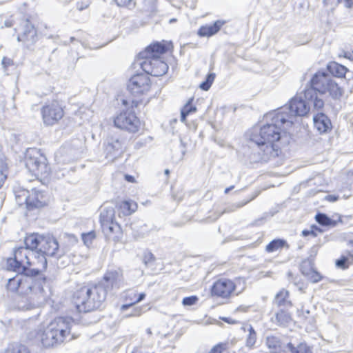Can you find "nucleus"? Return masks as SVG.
Segmentation results:
<instances>
[{
    "instance_id": "37",
    "label": "nucleus",
    "mask_w": 353,
    "mask_h": 353,
    "mask_svg": "<svg viewBox=\"0 0 353 353\" xmlns=\"http://www.w3.org/2000/svg\"><path fill=\"white\" fill-rule=\"evenodd\" d=\"M215 77L216 75L214 73L208 74L205 80L200 84L199 88L204 91H208L210 88Z\"/></svg>"
},
{
    "instance_id": "44",
    "label": "nucleus",
    "mask_w": 353,
    "mask_h": 353,
    "mask_svg": "<svg viewBox=\"0 0 353 353\" xmlns=\"http://www.w3.org/2000/svg\"><path fill=\"white\" fill-rule=\"evenodd\" d=\"M154 255L151 252H149V253L145 254V256L143 257V263L146 265H148L150 262L154 261Z\"/></svg>"
},
{
    "instance_id": "59",
    "label": "nucleus",
    "mask_w": 353,
    "mask_h": 353,
    "mask_svg": "<svg viewBox=\"0 0 353 353\" xmlns=\"http://www.w3.org/2000/svg\"><path fill=\"white\" fill-rule=\"evenodd\" d=\"M169 173H170L169 170H168V169L165 170V174L166 175H168V174H169Z\"/></svg>"
},
{
    "instance_id": "18",
    "label": "nucleus",
    "mask_w": 353,
    "mask_h": 353,
    "mask_svg": "<svg viewBox=\"0 0 353 353\" xmlns=\"http://www.w3.org/2000/svg\"><path fill=\"white\" fill-rule=\"evenodd\" d=\"M241 330L244 332H248L245 339V345L250 350L256 347L257 341V333L253 326L249 323H243Z\"/></svg>"
},
{
    "instance_id": "29",
    "label": "nucleus",
    "mask_w": 353,
    "mask_h": 353,
    "mask_svg": "<svg viewBox=\"0 0 353 353\" xmlns=\"http://www.w3.org/2000/svg\"><path fill=\"white\" fill-rule=\"evenodd\" d=\"M103 232L106 236H110L113 233H120L121 226L117 222H110L101 225Z\"/></svg>"
},
{
    "instance_id": "20",
    "label": "nucleus",
    "mask_w": 353,
    "mask_h": 353,
    "mask_svg": "<svg viewBox=\"0 0 353 353\" xmlns=\"http://www.w3.org/2000/svg\"><path fill=\"white\" fill-rule=\"evenodd\" d=\"M314 126L320 133L327 132L332 128L330 119L323 113L320 112L314 116Z\"/></svg>"
},
{
    "instance_id": "32",
    "label": "nucleus",
    "mask_w": 353,
    "mask_h": 353,
    "mask_svg": "<svg viewBox=\"0 0 353 353\" xmlns=\"http://www.w3.org/2000/svg\"><path fill=\"white\" fill-rule=\"evenodd\" d=\"M275 319L276 323L282 326H286L292 321L290 314L282 310L276 313Z\"/></svg>"
},
{
    "instance_id": "42",
    "label": "nucleus",
    "mask_w": 353,
    "mask_h": 353,
    "mask_svg": "<svg viewBox=\"0 0 353 353\" xmlns=\"http://www.w3.org/2000/svg\"><path fill=\"white\" fill-rule=\"evenodd\" d=\"M13 61L10 59V58H8L7 57H4L3 59H2V61H1V64L4 68V70H7V68L13 65Z\"/></svg>"
},
{
    "instance_id": "46",
    "label": "nucleus",
    "mask_w": 353,
    "mask_h": 353,
    "mask_svg": "<svg viewBox=\"0 0 353 353\" xmlns=\"http://www.w3.org/2000/svg\"><path fill=\"white\" fill-rule=\"evenodd\" d=\"M302 235L303 236H307L308 235H312L314 237L317 236V233L314 230H312V226L310 230H304L302 231Z\"/></svg>"
},
{
    "instance_id": "24",
    "label": "nucleus",
    "mask_w": 353,
    "mask_h": 353,
    "mask_svg": "<svg viewBox=\"0 0 353 353\" xmlns=\"http://www.w3.org/2000/svg\"><path fill=\"white\" fill-rule=\"evenodd\" d=\"M353 263V254L350 252H346L345 254L336 260L335 265L336 268L340 269H347L350 264Z\"/></svg>"
},
{
    "instance_id": "41",
    "label": "nucleus",
    "mask_w": 353,
    "mask_h": 353,
    "mask_svg": "<svg viewBox=\"0 0 353 353\" xmlns=\"http://www.w3.org/2000/svg\"><path fill=\"white\" fill-rule=\"evenodd\" d=\"M309 278L312 281V282L313 283H317L319 282V281H321V276L320 275L319 273H318L317 272L314 271V270H312L310 273H309Z\"/></svg>"
},
{
    "instance_id": "64",
    "label": "nucleus",
    "mask_w": 353,
    "mask_h": 353,
    "mask_svg": "<svg viewBox=\"0 0 353 353\" xmlns=\"http://www.w3.org/2000/svg\"><path fill=\"white\" fill-rule=\"evenodd\" d=\"M306 313H307V314H309V313H310V311H309V310H307V311H306Z\"/></svg>"
},
{
    "instance_id": "56",
    "label": "nucleus",
    "mask_w": 353,
    "mask_h": 353,
    "mask_svg": "<svg viewBox=\"0 0 353 353\" xmlns=\"http://www.w3.org/2000/svg\"><path fill=\"white\" fill-rule=\"evenodd\" d=\"M234 185H231V186H230V187H228V188H225V190L224 192H225V194H228L230 190H232V189H234Z\"/></svg>"
},
{
    "instance_id": "15",
    "label": "nucleus",
    "mask_w": 353,
    "mask_h": 353,
    "mask_svg": "<svg viewBox=\"0 0 353 353\" xmlns=\"http://www.w3.org/2000/svg\"><path fill=\"white\" fill-rule=\"evenodd\" d=\"M236 285L230 279H221L214 283L212 287V294L213 296L228 298L234 291Z\"/></svg>"
},
{
    "instance_id": "2",
    "label": "nucleus",
    "mask_w": 353,
    "mask_h": 353,
    "mask_svg": "<svg viewBox=\"0 0 353 353\" xmlns=\"http://www.w3.org/2000/svg\"><path fill=\"white\" fill-rule=\"evenodd\" d=\"M17 274L8 279L7 289L11 292L27 296L29 303L19 302L17 307L21 310H29L46 301L47 294L44 289L46 279L41 273L39 267L26 272H16Z\"/></svg>"
},
{
    "instance_id": "17",
    "label": "nucleus",
    "mask_w": 353,
    "mask_h": 353,
    "mask_svg": "<svg viewBox=\"0 0 353 353\" xmlns=\"http://www.w3.org/2000/svg\"><path fill=\"white\" fill-rule=\"evenodd\" d=\"M225 24L224 21L217 20L212 24H208L200 27L197 34L201 37H210L216 34Z\"/></svg>"
},
{
    "instance_id": "47",
    "label": "nucleus",
    "mask_w": 353,
    "mask_h": 353,
    "mask_svg": "<svg viewBox=\"0 0 353 353\" xmlns=\"http://www.w3.org/2000/svg\"><path fill=\"white\" fill-rule=\"evenodd\" d=\"M132 0H115L119 6H129L132 4Z\"/></svg>"
},
{
    "instance_id": "34",
    "label": "nucleus",
    "mask_w": 353,
    "mask_h": 353,
    "mask_svg": "<svg viewBox=\"0 0 353 353\" xmlns=\"http://www.w3.org/2000/svg\"><path fill=\"white\" fill-rule=\"evenodd\" d=\"M255 196H253L249 199L242 201L241 202L232 203V204L228 205L227 208H225L223 210V211L219 214V216L223 213H230V212L236 211L237 209L243 207L244 205L248 204L249 202L252 201L255 198Z\"/></svg>"
},
{
    "instance_id": "60",
    "label": "nucleus",
    "mask_w": 353,
    "mask_h": 353,
    "mask_svg": "<svg viewBox=\"0 0 353 353\" xmlns=\"http://www.w3.org/2000/svg\"><path fill=\"white\" fill-rule=\"evenodd\" d=\"M147 333L149 334H152V332H151V330L150 328H148L147 330Z\"/></svg>"
},
{
    "instance_id": "12",
    "label": "nucleus",
    "mask_w": 353,
    "mask_h": 353,
    "mask_svg": "<svg viewBox=\"0 0 353 353\" xmlns=\"http://www.w3.org/2000/svg\"><path fill=\"white\" fill-rule=\"evenodd\" d=\"M150 87V79L146 73L134 74L130 79L127 85L129 92L135 96L146 93Z\"/></svg>"
},
{
    "instance_id": "26",
    "label": "nucleus",
    "mask_w": 353,
    "mask_h": 353,
    "mask_svg": "<svg viewBox=\"0 0 353 353\" xmlns=\"http://www.w3.org/2000/svg\"><path fill=\"white\" fill-rule=\"evenodd\" d=\"M119 207L123 215L126 216L134 212L137 210V205L132 201H123L119 204Z\"/></svg>"
},
{
    "instance_id": "53",
    "label": "nucleus",
    "mask_w": 353,
    "mask_h": 353,
    "mask_svg": "<svg viewBox=\"0 0 353 353\" xmlns=\"http://www.w3.org/2000/svg\"><path fill=\"white\" fill-rule=\"evenodd\" d=\"M312 230H314L316 231L317 234L323 232V230H321L320 228H319L316 225H312Z\"/></svg>"
},
{
    "instance_id": "21",
    "label": "nucleus",
    "mask_w": 353,
    "mask_h": 353,
    "mask_svg": "<svg viewBox=\"0 0 353 353\" xmlns=\"http://www.w3.org/2000/svg\"><path fill=\"white\" fill-rule=\"evenodd\" d=\"M115 218V210L114 205L113 203H105L101 206V210L100 213V223L101 225L114 222Z\"/></svg>"
},
{
    "instance_id": "1",
    "label": "nucleus",
    "mask_w": 353,
    "mask_h": 353,
    "mask_svg": "<svg viewBox=\"0 0 353 353\" xmlns=\"http://www.w3.org/2000/svg\"><path fill=\"white\" fill-rule=\"evenodd\" d=\"M25 247L14 250V256L7 259L6 267L13 272H26L38 265L42 270L47 268V256L60 258L63 253L59 248L57 240L52 236L30 234L24 240Z\"/></svg>"
},
{
    "instance_id": "25",
    "label": "nucleus",
    "mask_w": 353,
    "mask_h": 353,
    "mask_svg": "<svg viewBox=\"0 0 353 353\" xmlns=\"http://www.w3.org/2000/svg\"><path fill=\"white\" fill-rule=\"evenodd\" d=\"M0 353H30L28 348L21 343H13L8 345V347Z\"/></svg>"
},
{
    "instance_id": "48",
    "label": "nucleus",
    "mask_w": 353,
    "mask_h": 353,
    "mask_svg": "<svg viewBox=\"0 0 353 353\" xmlns=\"http://www.w3.org/2000/svg\"><path fill=\"white\" fill-rule=\"evenodd\" d=\"M339 196L329 194L325 196V199L330 202H335L339 200Z\"/></svg>"
},
{
    "instance_id": "57",
    "label": "nucleus",
    "mask_w": 353,
    "mask_h": 353,
    "mask_svg": "<svg viewBox=\"0 0 353 353\" xmlns=\"http://www.w3.org/2000/svg\"><path fill=\"white\" fill-rule=\"evenodd\" d=\"M132 304H125V305H123L122 307H121V309L123 310H127L129 307H130Z\"/></svg>"
},
{
    "instance_id": "33",
    "label": "nucleus",
    "mask_w": 353,
    "mask_h": 353,
    "mask_svg": "<svg viewBox=\"0 0 353 353\" xmlns=\"http://www.w3.org/2000/svg\"><path fill=\"white\" fill-rule=\"evenodd\" d=\"M192 101L193 98L190 99L181 110V121L182 122L185 121L186 117L188 114L196 111V108L192 103Z\"/></svg>"
},
{
    "instance_id": "52",
    "label": "nucleus",
    "mask_w": 353,
    "mask_h": 353,
    "mask_svg": "<svg viewBox=\"0 0 353 353\" xmlns=\"http://www.w3.org/2000/svg\"><path fill=\"white\" fill-rule=\"evenodd\" d=\"M145 297V293L143 292V293L139 294L138 299H137V301L134 303H137L141 302L142 300L144 299Z\"/></svg>"
},
{
    "instance_id": "16",
    "label": "nucleus",
    "mask_w": 353,
    "mask_h": 353,
    "mask_svg": "<svg viewBox=\"0 0 353 353\" xmlns=\"http://www.w3.org/2000/svg\"><path fill=\"white\" fill-rule=\"evenodd\" d=\"M123 142L118 137L108 139L105 145V153L107 159H114L122 152Z\"/></svg>"
},
{
    "instance_id": "55",
    "label": "nucleus",
    "mask_w": 353,
    "mask_h": 353,
    "mask_svg": "<svg viewBox=\"0 0 353 353\" xmlns=\"http://www.w3.org/2000/svg\"><path fill=\"white\" fill-rule=\"evenodd\" d=\"M343 57H345V58H347L349 59H352V54L349 52H344V54H343Z\"/></svg>"
},
{
    "instance_id": "10",
    "label": "nucleus",
    "mask_w": 353,
    "mask_h": 353,
    "mask_svg": "<svg viewBox=\"0 0 353 353\" xmlns=\"http://www.w3.org/2000/svg\"><path fill=\"white\" fill-rule=\"evenodd\" d=\"M41 114L45 125H53L62 119L64 112L60 103L54 100L43 106Z\"/></svg>"
},
{
    "instance_id": "9",
    "label": "nucleus",
    "mask_w": 353,
    "mask_h": 353,
    "mask_svg": "<svg viewBox=\"0 0 353 353\" xmlns=\"http://www.w3.org/2000/svg\"><path fill=\"white\" fill-rule=\"evenodd\" d=\"M311 107H313L312 103L305 99L303 100L301 97H295L292 98L288 105H284L277 111L279 114L285 115L286 119L293 121V118L299 116L306 115L310 111Z\"/></svg>"
},
{
    "instance_id": "31",
    "label": "nucleus",
    "mask_w": 353,
    "mask_h": 353,
    "mask_svg": "<svg viewBox=\"0 0 353 353\" xmlns=\"http://www.w3.org/2000/svg\"><path fill=\"white\" fill-rule=\"evenodd\" d=\"M287 348L291 353H312V349L306 343H301L296 347L292 343L287 344Z\"/></svg>"
},
{
    "instance_id": "49",
    "label": "nucleus",
    "mask_w": 353,
    "mask_h": 353,
    "mask_svg": "<svg viewBox=\"0 0 353 353\" xmlns=\"http://www.w3.org/2000/svg\"><path fill=\"white\" fill-rule=\"evenodd\" d=\"M141 314V307H136L134 309V311L129 314V316H140Z\"/></svg>"
},
{
    "instance_id": "7",
    "label": "nucleus",
    "mask_w": 353,
    "mask_h": 353,
    "mask_svg": "<svg viewBox=\"0 0 353 353\" xmlns=\"http://www.w3.org/2000/svg\"><path fill=\"white\" fill-rule=\"evenodd\" d=\"M167 50L168 48L165 44L157 42L148 46L144 52L139 54L143 59L139 64L145 73L160 77L167 72L168 65L160 57Z\"/></svg>"
},
{
    "instance_id": "13",
    "label": "nucleus",
    "mask_w": 353,
    "mask_h": 353,
    "mask_svg": "<svg viewBox=\"0 0 353 353\" xmlns=\"http://www.w3.org/2000/svg\"><path fill=\"white\" fill-rule=\"evenodd\" d=\"M254 144L255 148H253V150L257 152L259 155L258 157L254 159L255 161H267L272 157H278L281 152L280 147L274 142L268 143L265 141L264 143Z\"/></svg>"
},
{
    "instance_id": "35",
    "label": "nucleus",
    "mask_w": 353,
    "mask_h": 353,
    "mask_svg": "<svg viewBox=\"0 0 353 353\" xmlns=\"http://www.w3.org/2000/svg\"><path fill=\"white\" fill-rule=\"evenodd\" d=\"M328 68L332 74L339 77L344 76L347 72V68L345 66L336 63H333Z\"/></svg>"
},
{
    "instance_id": "19",
    "label": "nucleus",
    "mask_w": 353,
    "mask_h": 353,
    "mask_svg": "<svg viewBox=\"0 0 353 353\" xmlns=\"http://www.w3.org/2000/svg\"><path fill=\"white\" fill-rule=\"evenodd\" d=\"M46 200L44 199V195L42 192L36 190H32L31 192H30L29 200L27 206L29 210L41 208L46 205Z\"/></svg>"
},
{
    "instance_id": "40",
    "label": "nucleus",
    "mask_w": 353,
    "mask_h": 353,
    "mask_svg": "<svg viewBox=\"0 0 353 353\" xmlns=\"http://www.w3.org/2000/svg\"><path fill=\"white\" fill-rule=\"evenodd\" d=\"M197 301H198L197 296H191L185 297L182 301V303L183 305L190 306V305H194Z\"/></svg>"
},
{
    "instance_id": "11",
    "label": "nucleus",
    "mask_w": 353,
    "mask_h": 353,
    "mask_svg": "<svg viewBox=\"0 0 353 353\" xmlns=\"http://www.w3.org/2000/svg\"><path fill=\"white\" fill-rule=\"evenodd\" d=\"M114 125L130 132H137L140 128V121L131 111L121 112L114 120Z\"/></svg>"
},
{
    "instance_id": "27",
    "label": "nucleus",
    "mask_w": 353,
    "mask_h": 353,
    "mask_svg": "<svg viewBox=\"0 0 353 353\" xmlns=\"http://www.w3.org/2000/svg\"><path fill=\"white\" fill-rule=\"evenodd\" d=\"M283 247L289 248V245L286 241L281 239H274L266 245L265 250L268 252H273Z\"/></svg>"
},
{
    "instance_id": "30",
    "label": "nucleus",
    "mask_w": 353,
    "mask_h": 353,
    "mask_svg": "<svg viewBox=\"0 0 353 353\" xmlns=\"http://www.w3.org/2000/svg\"><path fill=\"white\" fill-rule=\"evenodd\" d=\"M316 221L323 226L335 227L337 222L331 219L325 214L317 213L315 216Z\"/></svg>"
},
{
    "instance_id": "58",
    "label": "nucleus",
    "mask_w": 353,
    "mask_h": 353,
    "mask_svg": "<svg viewBox=\"0 0 353 353\" xmlns=\"http://www.w3.org/2000/svg\"><path fill=\"white\" fill-rule=\"evenodd\" d=\"M142 145H143V143H141L140 141H138V142H137V143H136L137 147H138V146H141Z\"/></svg>"
},
{
    "instance_id": "6",
    "label": "nucleus",
    "mask_w": 353,
    "mask_h": 353,
    "mask_svg": "<svg viewBox=\"0 0 353 353\" xmlns=\"http://www.w3.org/2000/svg\"><path fill=\"white\" fill-rule=\"evenodd\" d=\"M74 321L70 317H58L43 331L41 341L46 347H55L77 336L72 334Z\"/></svg>"
},
{
    "instance_id": "63",
    "label": "nucleus",
    "mask_w": 353,
    "mask_h": 353,
    "mask_svg": "<svg viewBox=\"0 0 353 353\" xmlns=\"http://www.w3.org/2000/svg\"><path fill=\"white\" fill-rule=\"evenodd\" d=\"M350 243L353 245V241H350Z\"/></svg>"
},
{
    "instance_id": "8",
    "label": "nucleus",
    "mask_w": 353,
    "mask_h": 353,
    "mask_svg": "<svg viewBox=\"0 0 353 353\" xmlns=\"http://www.w3.org/2000/svg\"><path fill=\"white\" fill-rule=\"evenodd\" d=\"M24 161L26 168L35 176L46 179L49 176L50 168L47 159L38 149H27Z\"/></svg>"
},
{
    "instance_id": "22",
    "label": "nucleus",
    "mask_w": 353,
    "mask_h": 353,
    "mask_svg": "<svg viewBox=\"0 0 353 353\" xmlns=\"http://www.w3.org/2000/svg\"><path fill=\"white\" fill-rule=\"evenodd\" d=\"M265 343L270 353H276L281 349V341L275 335H268L265 337Z\"/></svg>"
},
{
    "instance_id": "62",
    "label": "nucleus",
    "mask_w": 353,
    "mask_h": 353,
    "mask_svg": "<svg viewBox=\"0 0 353 353\" xmlns=\"http://www.w3.org/2000/svg\"><path fill=\"white\" fill-rule=\"evenodd\" d=\"M175 21V19H173L170 20V22H172V21Z\"/></svg>"
},
{
    "instance_id": "5",
    "label": "nucleus",
    "mask_w": 353,
    "mask_h": 353,
    "mask_svg": "<svg viewBox=\"0 0 353 353\" xmlns=\"http://www.w3.org/2000/svg\"><path fill=\"white\" fill-rule=\"evenodd\" d=\"M266 124L255 128L250 134V141L253 143H261L279 141L288 138L286 130L293 125L294 121H290L285 115L278 111L270 112L265 116Z\"/></svg>"
},
{
    "instance_id": "50",
    "label": "nucleus",
    "mask_w": 353,
    "mask_h": 353,
    "mask_svg": "<svg viewBox=\"0 0 353 353\" xmlns=\"http://www.w3.org/2000/svg\"><path fill=\"white\" fill-rule=\"evenodd\" d=\"M250 308V306L240 305L236 308V311L247 312Z\"/></svg>"
},
{
    "instance_id": "23",
    "label": "nucleus",
    "mask_w": 353,
    "mask_h": 353,
    "mask_svg": "<svg viewBox=\"0 0 353 353\" xmlns=\"http://www.w3.org/2000/svg\"><path fill=\"white\" fill-rule=\"evenodd\" d=\"M274 303L277 306L292 305L291 301L289 300V292L284 289L280 290L274 297Z\"/></svg>"
},
{
    "instance_id": "54",
    "label": "nucleus",
    "mask_w": 353,
    "mask_h": 353,
    "mask_svg": "<svg viewBox=\"0 0 353 353\" xmlns=\"http://www.w3.org/2000/svg\"><path fill=\"white\" fill-rule=\"evenodd\" d=\"M125 179L129 182H133L134 181V177L131 175L126 174L125 176Z\"/></svg>"
},
{
    "instance_id": "38",
    "label": "nucleus",
    "mask_w": 353,
    "mask_h": 353,
    "mask_svg": "<svg viewBox=\"0 0 353 353\" xmlns=\"http://www.w3.org/2000/svg\"><path fill=\"white\" fill-rule=\"evenodd\" d=\"M228 348V343H219L213 346L208 353H223Z\"/></svg>"
},
{
    "instance_id": "45",
    "label": "nucleus",
    "mask_w": 353,
    "mask_h": 353,
    "mask_svg": "<svg viewBox=\"0 0 353 353\" xmlns=\"http://www.w3.org/2000/svg\"><path fill=\"white\" fill-rule=\"evenodd\" d=\"M338 3L343 5L347 8H350L353 6V0H337Z\"/></svg>"
},
{
    "instance_id": "4",
    "label": "nucleus",
    "mask_w": 353,
    "mask_h": 353,
    "mask_svg": "<svg viewBox=\"0 0 353 353\" xmlns=\"http://www.w3.org/2000/svg\"><path fill=\"white\" fill-rule=\"evenodd\" d=\"M310 83V88L304 91V98L308 103H312L313 108L316 110H320L324 106L322 95L328 93L334 99H339L342 96V89L325 72L319 71L315 73Z\"/></svg>"
},
{
    "instance_id": "28",
    "label": "nucleus",
    "mask_w": 353,
    "mask_h": 353,
    "mask_svg": "<svg viewBox=\"0 0 353 353\" xmlns=\"http://www.w3.org/2000/svg\"><path fill=\"white\" fill-rule=\"evenodd\" d=\"M15 199L17 204L20 206L26 204L28 206L30 192L25 189H19L15 190Z\"/></svg>"
},
{
    "instance_id": "36",
    "label": "nucleus",
    "mask_w": 353,
    "mask_h": 353,
    "mask_svg": "<svg viewBox=\"0 0 353 353\" xmlns=\"http://www.w3.org/2000/svg\"><path fill=\"white\" fill-rule=\"evenodd\" d=\"M8 175V165L6 162L0 159V188L3 186Z\"/></svg>"
},
{
    "instance_id": "61",
    "label": "nucleus",
    "mask_w": 353,
    "mask_h": 353,
    "mask_svg": "<svg viewBox=\"0 0 353 353\" xmlns=\"http://www.w3.org/2000/svg\"><path fill=\"white\" fill-rule=\"evenodd\" d=\"M76 40V39L73 37H70V41L72 42L73 41Z\"/></svg>"
},
{
    "instance_id": "43",
    "label": "nucleus",
    "mask_w": 353,
    "mask_h": 353,
    "mask_svg": "<svg viewBox=\"0 0 353 353\" xmlns=\"http://www.w3.org/2000/svg\"><path fill=\"white\" fill-rule=\"evenodd\" d=\"M90 5L89 0H83L77 3V8L79 10H83L87 8Z\"/></svg>"
},
{
    "instance_id": "51",
    "label": "nucleus",
    "mask_w": 353,
    "mask_h": 353,
    "mask_svg": "<svg viewBox=\"0 0 353 353\" xmlns=\"http://www.w3.org/2000/svg\"><path fill=\"white\" fill-rule=\"evenodd\" d=\"M221 319H222L223 321H225V322H226V323H230V324H235V323H236V321H234V320H232L231 319L228 318V317H223V318H221Z\"/></svg>"
},
{
    "instance_id": "3",
    "label": "nucleus",
    "mask_w": 353,
    "mask_h": 353,
    "mask_svg": "<svg viewBox=\"0 0 353 353\" xmlns=\"http://www.w3.org/2000/svg\"><path fill=\"white\" fill-rule=\"evenodd\" d=\"M122 274L117 270L108 271L102 280L94 286H83L73 294L72 303L79 312L99 309L111 290L119 288Z\"/></svg>"
},
{
    "instance_id": "39",
    "label": "nucleus",
    "mask_w": 353,
    "mask_h": 353,
    "mask_svg": "<svg viewBox=\"0 0 353 353\" xmlns=\"http://www.w3.org/2000/svg\"><path fill=\"white\" fill-rule=\"evenodd\" d=\"M95 236L94 232H90L86 234H82V240L86 245H89Z\"/></svg>"
},
{
    "instance_id": "14",
    "label": "nucleus",
    "mask_w": 353,
    "mask_h": 353,
    "mask_svg": "<svg viewBox=\"0 0 353 353\" xmlns=\"http://www.w3.org/2000/svg\"><path fill=\"white\" fill-rule=\"evenodd\" d=\"M38 39L37 30L29 20H26L23 23V30L18 35L17 41L22 42L24 46L29 50L32 49Z\"/></svg>"
}]
</instances>
